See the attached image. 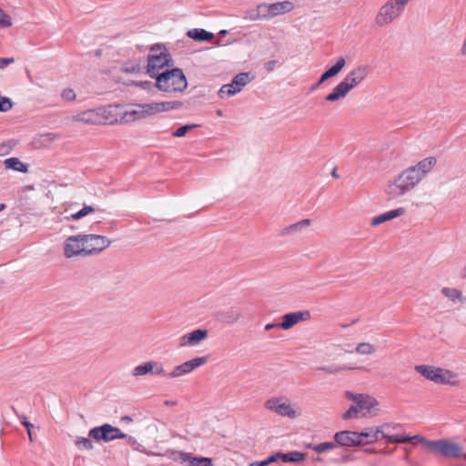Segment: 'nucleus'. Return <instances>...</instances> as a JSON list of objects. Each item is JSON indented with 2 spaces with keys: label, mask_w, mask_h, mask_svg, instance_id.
<instances>
[{
  "label": "nucleus",
  "mask_w": 466,
  "mask_h": 466,
  "mask_svg": "<svg viewBox=\"0 0 466 466\" xmlns=\"http://www.w3.org/2000/svg\"><path fill=\"white\" fill-rule=\"evenodd\" d=\"M274 328H278V324H275V323H268L265 326V329L266 330H270Z\"/></svg>",
  "instance_id": "nucleus-59"
},
{
  "label": "nucleus",
  "mask_w": 466,
  "mask_h": 466,
  "mask_svg": "<svg viewBox=\"0 0 466 466\" xmlns=\"http://www.w3.org/2000/svg\"><path fill=\"white\" fill-rule=\"evenodd\" d=\"M358 408L355 405H351L347 411H345L342 415L343 420H350L351 418H357L358 416Z\"/></svg>",
  "instance_id": "nucleus-46"
},
{
  "label": "nucleus",
  "mask_w": 466,
  "mask_h": 466,
  "mask_svg": "<svg viewBox=\"0 0 466 466\" xmlns=\"http://www.w3.org/2000/svg\"><path fill=\"white\" fill-rule=\"evenodd\" d=\"M355 350L360 355H370L375 352L376 348L369 342H361L357 345Z\"/></svg>",
  "instance_id": "nucleus-36"
},
{
  "label": "nucleus",
  "mask_w": 466,
  "mask_h": 466,
  "mask_svg": "<svg viewBox=\"0 0 466 466\" xmlns=\"http://www.w3.org/2000/svg\"><path fill=\"white\" fill-rule=\"evenodd\" d=\"M173 62L167 49L161 44L153 45L147 56V71L151 77H157L158 71Z\"/></svg>",
  "instance_id": "nucleus-3"
},
{
  "label": "nucleus",
  "mask_w": 466,
  "mask_h": 466,
  "mask_svg": "<svg viewBox=\"0 0 466 466\" xmlns=\"http://www.w3.org/2000/svg\"><path fill=\"white\" fill-rule=\"evenodd\" d=\"M436 162L435 157H427L419 162L416 166L410 167V168H414L417 171L420 180H421Z\"/></svg>",
  "instance_id": "nucleus-27"
},
{
  "label": "nucleus",
  "mask_w": 466,
  "mask_h": 466,
  "mask_svg": "<svg viewBox=\"0 0 466 466\" xmlns=\"http://www.w3.org/2000/svg\"><path fill=\"white\" fill-rule=\"evenodd\" d=\"M187 35L198 42L211 41L214 38V34L203 28H194L188 30Z\"/></svg>",
  "instance_id": "nucleus-29"
},
{
  "label": "nucleus",
  "mask_w": 466,
  "mask_h": 466,
  "mask_svg": "<svg viewBox=\"0 0 466 466\" xmlns=\"http://www.w3.org/2000/svg\"><path fill=\"white\" fill-rule=\"evenodd\" d=\"M126 439L127 440V443L129 445H131L135 449H137V447L139 446V443L134 437L127 435V437Z\"/></svg>",
  "instance_id": "nucleus-56"
},
{
  "label": "nucleus",
  "mask_w": 466,
  "mask_h": 466,
  "mask_svg": "<svg viewBox=\"0 0 466 466\" xmlns=\"http://www.w3.org/2000/svg\"><path fill=\"white\" fill-rule=\"evenodd\" d=\"M390 426V424L384 423L379 427L365 428L360 432H357L360 445L370 444L377 441L380 439V432H382L383 430H387Z\"/></svg>",
  "instance_id": "nucleus-15"
},
{
  "label": "nucleus",
  "mask_w": 466,
  "mask_h": 466,
  "mask_svg": "<svg viewBox=\"0 0 466 466\" xmlns=\"http://www.w3.org/2000/svg\"><path fill=\"white\" fill-rule=\"evenodd\" d=\"M156 366V361H147L135 367L131 372L132 376L138 377L151 373Z\"/></svg>",
  "instance_id": "nucleus-32"
},
{
  "label": "nucleus",
  "mask_w": 466,
  "mask_h": 466,
  "mask_svg": "<svg viewBox=\"0 0 466 466\" xmlns=\"http://www.w3.org/2000/svg\"><path fill=\"white\" fill-rule=\"evenodd\" d=\"M257 8L258 10L260 19L268 20L271 18L269 4H260L257 6Z\"/></svg>",
  "instance_id": "nucleus-43"
},
{
  "label": "nucleus",
  "mask_w": 466,
  "mask_h": 466,
  "mask_svg": "<svg viewBox=\"0 0 466 466\" xmlns=\"http://www.w3.org/2000/svg\"><path fill=\"white\" fill-rule=\"evenodd\" d=\"M84 237L85 234H79L68 237L66 239L64 246V255L66 258H71L76 256L87 257Z\"/></svg>",
  "instance_id": "nucleus-8"
},
{
  "label": "nucleus",
  "mask_w": 466,
  "mask_h": 466,
  "mask_svg": "<svg viewBox=\"0 0 466 466\" xmlns=\"http://www.w3.org/2000/svg\"><path fill=\"white\" fill-rule=\"evenodd\" d=\"M164 404L167 406H175L177 404L176 400H165Z\"/></svg>",
  "instance_id": "nucleus-60"
},
{
  "label": "nucleus",
  "mask_w": 466,
  "mask_h": 466,
  "mask_svg": "<svg viewBox=\"0 0 466 466\" xmlns=\"http://www.w3.org/2000/svg\"><path fill=\"white\" fill-rule=\"evenodd\" d=\"M386 430L380 432V439H384L387 443H393L394 435H389L385 433Z\"/></svg>",
  "instance_id": "nucleus-54"
},
{
  "label": "nucleus",
  "mask_w": 466,
  "mask_h": 466,
  "mask_svg": "<svg viewBox=\"0 0 466 466\" xmlns=\"http://www.w3.org/2000/svg\"><path fill=\"white\" fill-rule=\"evenodd\" d=\"M406 2L403 0H389L379 11L376 16V24L383 26L393 21L403 11Z\"/></svg>",
  "instance_id": "nucleus-6"
},
{
  "label": "nucleus",
  "mask_w": 466,
  "mask_h": 466,
  "mask_svg": "<svg viewBox=\"0 0 466 466\" xmlns=\"http://www.w3.org/2000/svg\"><path fill=\"white\" fill-rule=\"evenodd\" d=\"M227 34H228V31H227V30H225V29H222V30H220V31L218 32V35H219V36H224V35H226Z\"/></svg>",
  "instance_id": "nucleus-63"
},
{
  "label": "nucleus",
  "mask_w": 466,
  "mask_h": 466,
  "mask_svg": "<svg viewBox=\"0 0 466 466\" xmlns=\"http://www.w3.org/2000/svg\"><path fill=\"white\" fill-rule=\"evenodd\" d=\"M271 18L279 15L290 12L294 8L293 3L289 1L269 4Z\"/></svg>",
  "instance_id": "nucleus-28"
},
{
  "label": "nucleus",
  "mask_w": 466,
  "mask_h": 466,
  "mask_svg": "<svg viewBox=\"0 0 466 466\" xmlns=\"http://www.w3.org/2000/svg\"><path fill=\"white\" fill-rule=\"evenodd\" d=\"M95 211H96V208L94 207L85 205L83 207V208H81L79 211L71 214L69 217H66V218L67 220H69V219L78 220Z\"/></svg>",
  "instance_id": "nucleus-35"
},
{
  "label": "nucleus",
  "mask_w": 466,
  "mask_h": 466,
  "mask_svg": "<svg viewBox=\"0 0 466 466\" xmlns=\"http://www.w3.org/2000/svg\"><path fill=\"white\" fill-rule=\"evenodd\" d=\"M310 319V312L309 310L289 312L284 314L281 317L282 321L278 323V328H280L284 330L291 329L293 326L298 324L300 321H306Z\"/></svg>",
  "instance_id": "nucleus-13"
},
{
  "label": "nucleus",
  "mask_w": 466,
  "mask_h": 466,
  "mask_svg": "<svg viewBox=\"0 0 466 466\" xmlns=\"http://www.w3.org/2000/svg\"><path fill=\"white\" fill-rule=\"evenodd\" d=\"M277 63L278 62L276 60H269L267 63H265L264 67L268 72L273 71Z\"/></svg>",
  "instance_id": "nucleus-55"
},
{
  "label": "nucleus",
  "mask_w": 466,
  "mask_h": 466,
  "mask_svg": "<svg viewBox=\"0 0 466 466\" xmlns=\"http://www.w3.org/2000/svg\"><path fill=\"white\" fill-rule=\"evenodd\" d=\"M177 459L181 462H187L188 466H213L212 460L206 457H194L185 451L177 452Z\"/></svg>",
  "instance_id": "nucleus-23"
},
{
  "label": "nucleus",
  "mask_w": 466,
  "mask_h": 466,
  "mask_svg": "<svg viewBox=\"0 0 466 466\" xmlns=\"http://www.w3.org/2000/svg\"><path fill=\"white\" fill-rule=\"evenodd\" d=\"M311 225V220L309 218L302 219L297 223L284 227L279 231V236L286 237L290 235H297L301 233L305 228Z\"/></svg>",
  "instance_id": "nucleus-24"
},
{
  "label": "nucleus",
  "mask_w": 466,
  "mask_h": 466,
  "mask_svg": "<svg viewBox=\"0 0 466 466\" xmlns=\"http://www.w3.org/2000/svg\"><path fill=\"white\" fill-rule=\"evenodd\" d=\"M181 101H165V102H155L150 104H144L139 106L142 108H147L149 115L154 113L166 112L169 110H177L182 106Z\"/></svg>",
  "instance_id": "nucleus-17"
},
{
  "label": "nucleus",
  "mask_w": 466,
  "mask_h": 466,
  "mask_svg": "<svg viewBox=\"0 0 466 466\" xmlns=\"http://www.w3.org/2000/svg\"><path fill=\"white\" fill-rule=\"evenodd\" d=\"M346 60L343 56H340L337 59L336 63L328 68L319 77V79L311 86L310 91H314L319 88L325 81L328 79L336 76L345 66Z\"/></svg>",
  "instance_id": "nucleus-16"
},
{
  "label": "nucleus",
  "mask_w": 466,
  "mask_h": 466,
  "mask_svg": "<svg viewBox=\"0 0 466 466\" xmlns=\"http://www.w3.org/2000/svg\"><path fill=\"white\" fill-rule=\"evenodd\" d=\"M62 97L66 101H73L76 98V93L71 88H66L62 92Z\"/></svg>",
  "instance_id": "nucleus-48"
},
{
  "label": "nucleus",
  "mask_w": 466,
  "mask_h": 466,
  "mask_svg": "<svg viewBox=\"0 0 466 466\" xmlns=\"http://www.w3.org/2000/svg\"><path fill=\"white\" fill-rule=\"evenodd\" d=\"M441 292L445 297L451 300H455L456 299H460L461 300V292L456 289L443 288Z\"/></svg>",
  "instance_id": "nucleus-41"
},
{
  "label": "nucleus",
  "mask_w": 466,
  "mask_h": 466,
  "mask_svg": "<svg viewBox=\"0 0 466 466\" xmlns=\"http://www.w3.org/2000/svg\"><path fill=\"white\" fill-rule=\"evenodd\" d=\"M353 460H354V457L352 456V454L349 453V454L342 455L339 459H334L333 462H335V463H346V462H349V461H352Z\"/></svg>",
  "instance_id": "nucleus-50"
},
{
  "label": "nucleus",
  "mask_w": 466,
  "mask_h": 466,
  "mask_svg": "<svg viewBox=\"0 0 466 466\" xmlns=\"http://www.w3.org/2000/svg\"><path fill=\"white\" fill-rule=\"evenodd\" d=\"M369 75V66L360 65L348 73L345 78L341 81L350 90V92L362 83Z\"/></svg>",
  "instance_id": "nucleus-12"
},
{
  "label": "nucleus",
  "mask_w": 466,
  "mask_h": 466,
  "mask_svg": "<svg viewBox=\"0 0 466 466\" xmlns=\"http://www.w3.org/2000/svg\"><path fill=\"white\" fill-rule=\"evenodd\" d=\"M408 442V435H394L393 443Z\"/></svg>",
  "instance_id": "nucleus-53"
},
{
  "label": "nucleus",
  "mask_w": 466,
  "mask_h": 466,
  "mask_svg": "<svg viewBox=\"0 0 466 466\" xmlns=\"http://www.w3.org/2000/svg\"><path fill=\"white\" fill-rule=\"evenodd\" d=\"M241 317L242 314L240 309L233 307L218 310L216 313L217 319L228 325H233L237 323L241 319Z\"/></svg>",
  "instance_id": "nucleus-22"
},
{
  "label": "nucleus",
  "mask_w": 466,
  "mask_h": 466,
  "mask_svg": "<svg viewBox=\"0 0 466 466\" xmlns=\"http://www.w3.org/2000/svg\"><path fill=\"white\" fill-rule=\"evenodd\" d=\"M15 59L13 57H0V69L5 68L7 66L13 64Z\"/></svg>",
  "instance_id": "nucleus-51"
},
{
  "label": "nucleus",
  "mask_w": 466,
  "mask_h": 466,
  "mask_svg": "<svg viewBox=\"0 0 466 466\" xmlns=\"http://www.w3.org/2000/svg\"><path fill=\"white\" fill-rule=\"evenodd\" d=\"M121 420L125 421V422H131L132 419L129 416H124V417L121 418Z\"/></svg>",
  "instance_id": "nucleus-61"
},
{
  "label": "nucleus",
  "mask_w": 466,
  "mask_h": 466,
  "mask_svg": "<svg viewBox=\"0 0 466 466\" xmlns=\"http://www.w3.org/2000/svg\"><path fill=\"white\" fill-rule=\"evenodd\" d=\"M346 369L353 370L354 368H347L346 366L339 367V366H336V365L321 366V367L317 368L318 370L328 373V374H337Z\"/></svg>",
  "instance_id": "nucleus-39"
},
{
  "label": "nucleus",
  "mask_w": 466,
  "mask_h": 466,
  "mask_svg": "<svg viewBox=\"0 0 466 466\" xmlns=\"http://www.w3.org/2000/svg\"><path fill=\"white\" fill-rule=\"evenodd\" d=\"M405 213V208H399L393 210H390L388 212H385L383 214H380L379 216H376L372 218L370 221L371 226H379L386 221L391 220L395 218H398L400 216H402Z\"/></svg>",
  "instance_id": "nucleus-25"
},
{
  "label": "nucleus",
  "mask_w": 466,
  "mask_h": 466,
  "mask_svg": "<svg viewBox=\"0 0 466 466\" xmlns=\"http://www.w3.org/2000/svg\"><path fill=\"white\" fill-rule=\"evenodd\" d=\"M282 461V452H276L270 456H268L266 460L261 461L262 464L264 466H268L273 462H276L278 461Z\"/></svg>",
  "instance_id": "nucleus-45"
},
{
  "label": "nucleus",
  "mask_w": 466,
  "mask_h": 466,
  "mask_svg": "<svg viewBox=\"0 0 466 466\" xmlns=\"http://www.w3.org/2000/svg\"><path fill=\"white\" fill-rule=\"evenodd\" d=\"M13 25L12 18L2 8H0V28L5 29L11 27Z\"/></svg>",
  "instance_id": "nucleus-42"
},
{
  "label": "nucleus",
  "mask_w": 466,
  "mask_h": 466,
  "mask_svg": "<svg viewBox=\"0 0 466 466\" xmlns=\"http://www.w3.org/2000/svg\"><path fill=\"white\" fill-rule=\"evenodd\" d=\"M139 86H142L145 89H148V88L151 87L152 83L149 82V81L140 82Z\"/></svg>",
  "instance_id": "nucleus-58"
},
{
  "label": "nucleus",
  "mask_w": 466,
  "mask_h": 466,
  "mask_svg": "<svg viewBox=\"0 0 466 466\" xmlns=\"http://www.w3.org/2000/svg\"><path fill=\"white\" fill-rule=\"evenodd\" d=\"M408 442L412 444L420 443L430 452V446L428 443L433 442V441H429L423 436L417 434L414 436H408Z\"/></svg>",
  "instance_id": "nucleus-38"
},
{
  "label": "nucleus",
  "mask_w": 466,
  "mask_h": 466,
  "mask_svg": "<svg viewBox=\"0 0 466 466\" xmlns=\"http://www.w3.org/2000/svg\"><path fill=\"white\" fill-rule=\"evenodd\" d=\"M88 437L96 441L109 442L115 440L127 438V434L122 432L119 428L105 423L101 426L92 428L88 431Z\"/></svg>",
  "instance_id": "nucleus-7"
},
{
  "label": "nucleus",
  "mask_w": 466,
  "mask_h": 466,
  "mask_svg": "<svg viewBox=\"0 0 466 466\" xmlns=\"http://www.w3.org/2000/svg\"><path fill=\"white\" fill-rule=\"evenodd\" d=\"M19 419H20L22 424L26 428V431H27L29 440L32 441L33 437H32L31 428L33 427V425L27 420V419L25 415L19 416Z\"/></svg>",
  "instance_id": "nucleus-47"
},
{
  "label": "nucleus",
  "mask_w": 466,
  "mask_h": 466,
  "mask_svg": "<svg viewBox=\"0 0 466 466\" xmlns=\"http://www.w3.org/2000/svg\"><path fill=\"white\" fill-rule=\"evenodd\" d=\"M250 466H264L261 461H254Z\"/></svg>",
  "instance_id": "nucleus-64"
},
{
  "label": "nucleus",
  "mask_w": 466,
  "mask_h": 466,
  "mask_svg": "<svg viewBox=\"0 0 466 466\" xmlns=\"http://www.w3.org/2000/svg\"><path fill=\"white\" fill-rule=\"evenodd\" d=\"M420 181L418 173L414 168L409 167L405 169L398 176V177L395 178L393 182L387 186L385 193L388 196V199H395L405 195Z\"/></svg>",
  "instance_id": "nucleus-2"
},
{
  "label": "nucleus",
  "mask_w": 466,
  "mask_h": 466,
  "mask_svg": "<svg viewBox=\"0 0 466 466\" xmlns=\"http://www.w3.org/2000/svg\"><path fill=\"white\" fill-rule=\"evenodd\" d=\"M198 127L199 125L198 124H187L181 126L173 133V136L177 137H185L189 131Z\"/></svg>",
  "instance_id": "nucleus-40"
},
{
  "label": "nucleus",
  "mask_w": 466,
  "mask_h": 466,
  "mask_svg": "<svg viewBox=\"0 0 466 466\" xmlns=\"http://www.w3.org/2000/svg\"><path fill=\"white\" fill-rule=\"evenodd\" d=\"M101 108L85 110L77 115L73 116L74 121L82 122L89 125H99L103 122Z\"/></svg>",
  "instance_id": "nucleus-18"
},
{
  "label": "nucleus",
  "mask_w": 466,
  "mask_h": 466,
  "mask_svg": "<svg viewBox=\"0 0 466 466\" xmlns=\"http://www.w3.org/2000/svg\"><path fill=\"white\" fill-rule=\"evenodd\" d=\"M156 78V86L163 92H183L187 87V77L181 68L167 69L158 74Z\"/></svg>",
  "instance_id": "nucleus-1"
},
{
  "label": "nucleus",
  "mask_w": 466,
  "mask_h": 466,
  "mask_svg": "<svg viewBox=\"0 0 466 466\" xmlns=\"http://www.w3.org/2000/svg\"><path fill=\"white\" fill-rule=\"evenodd\" d=\"M345 396L348 400L356 403L355 406L358 408V410H366L368 412H370L379 404L374 398L365 394H355L351 391H346Z\"/></svg>",
  "instance_id": "nucleus-14"
},
{
  "label": "nucleus",
  "mask_w": 466,
  "mask_h": 466,
  "mask_svg": "<svg viewBox=\"0 0 466 466\" xmlns=\"http://www.w3.org/2000/svg\"><path fill=\"white\" fill-rule=\"evenodd\" d=\"M207 361H208L207 356L192 359V360H187L178 366H176L175 369L171 372L167 373L166 377L168 379H172V378H177V377L187 375V374L190 373L192 370H194L195 369L207 363Z\"/></svg>",
  "instance_id": "nucleus-11"
},
{
  "label": "nucleus",
  "mask_w": 466,
  "mask_h": 466,
  "mask_svg": "<svg viewBox=\"0 0 466 466\" xmlns=\"http://www.w3.org/2000/svg\"><path fill=\"white\" fill-rule=\"evenodd\" d=\"M84 238L87 256L96 255L111 244L106 237L101 235L87 234Z\"/></svg>",
  "instance_id": "nucleus-10"
},
{
  "label": "nucleus",
  "mask_w": 466,
  "mask_h": 466,
  "mask_svg": "<svg viewBox=\"0 0 466 466\" xmlns=\"http://www.w3.org/2000/svg\"><path fill=\"white\" fill-rule=\"evenodd\" d=\"M251 81L249 73H239L235 76L229 84L223 85L219 91L218 96L224 98L225 96H231L240 92L241 89Z\"/></svg>",
  "instance_id": "nucleus-9"
},
{
  "label": "nucleus",
  "mask_w": 466,
  "mask_h": 466,
  "mask_svg": "<svg viewBox=\"0 0 466 466\" xmlns=\"http://www.w3.org/2000/svg\"><path fill=\"white\" fill-rule=\"evenodd\" d=\"M349 93L350 90L348 87L342 82H339L332 91L325 96V101L331 103L336 102L344 98Z\"/></svg>",
  "instance_id": "nucleus-26"
},
{
  "label": "nucleus",
  "mask_w": 466,
  "mask_h": 466,
  "mask_svg": "<svg viewBox=\"0 0 466 466\" xmlns=\"http://www.w3.org/2000/svg\"><path fill=\"white\" fill-rule=\"evenodd\" d=\"M151 374L153 375H167L165 373V370L161 364L156 361V366H154L153 371H151Z\"/></svg>",
  "instance_id": "nucleus-52"
},
{
  "label": "nucleus",
  "mask_w": 466,
  "mask_h": 466,
  "mask_svg": "<svg viewBox=\"0 0 466 466\" xmlns=\"http://www.w3.org/2000/svg\"><path fill=\"white\" fill-rule=\"evenodd\" d=\"M430 452L448 459H458L465 457L461 445L452 442L449 439H440L428 443Z\"/></svg>",
  "instance_id": "nucleus-5"
},
{
  "label": "nucleus",
  "mask_w": 466,
  "mask_h": 466,
  "mask_svg": "<svg viewBox=\"0 0 466 466\" xmlns=\"http://www.w3.org/2000/svg\"><path fill=\"white\" fill-rule=\"evenodd\" d=\"M247 18H248L251 21L260 20V16H259L258 8L248 10L247 12Z\"/></svg>",
  "instance_id": "nucleus-49"
},
{
  "label": "nucleus",
  "mask_w": 466,
  "mask_h": 466,
  "mask_svg": "<svg viewBox=\"0 0 466 466\" xmlns=\"http://www.w3.org/2000/svg\"><path fill=\"white\" fill-rule=\"evenodd\" d=\"M390 426L387 430H389L390 428L396 430V429H399L401 427L400 424H392V423H390Z\"/></svg>",
  "instance_id": "nucleus-62"
},
{
  "label": "nucleus",
  "mask_w": 466,
  "mask_h": 466,
  "mask_svg": "<svg viewBox=\"0 0 466 466\" xmlns=\"http://www.w3.org/2000/svg\"><path fill=\"white\" fill-rule=\"evenodd\" d=\"M4 165L7 169H13L21 173H26L28 171V166L20 161L17 157H9L4 161Z\"/></svg>",
  "instance_id": "nucleus-31"
},
{
  "label": "nucleus",
  "mask_w": 466,
  "mask_h": 466,
  "mask_svg": "<svg viewBox=\"0 0 466 466\" xmlns=\"http://www.w3.org/2000/svg\"><path fill=\"white\" fill-rule=\"evenodd\" d=\"M13 107L12 100L7 96L0 95V112H7Z\"/></svg>",
  "instance_id": "nucleus-44"
},
{
  "label": "nucleus",
  "mask_w": 466,
  "mask_h": 466,
  "mask_svg": "<svg viewBox=\"0 0 466 466\" xmlns=\"http://www.w3.org/2000/svg\"><path fill=\"white\" fill-rule=\"evenodd\" d=\"M266 408L281 416H287L289 418H295L297 416V411L292 410L289 403H279L277 399L268 400L266 402Z\"/></svg>",
  "instance_id": "nucleus-21"
},
{
  "label": "nucleus",
  "mask_w": 466,
  "mask_h": 466,
  "mask_svg": "<svg viewBox=\"0 0 466 466\" xmlns=\"http://www.w3.org/2000/svg\"><path fill=\"white\" fill-rule=\"evenodd\" d=\"M139 106L140 105H137L138 109L126 110L123 114L122 120L128 123L144 118L146 116L149 115L147 108H142Z\"/></svg>",
  "instance_id": "nucleus-30"
},
{
  "label": "nucleus",
  "mask_w": 466,
  "mask_h": 466,
  "mask_svg": "<svg viewBox=\"0 0 466 466\" xmlns=\"http://www.w3.org/2000/svg\"><path fill=\"white\" fill-rule=\"evenodd\" d=\"M138 70H139V67L137 66H125L123 68V71L127 72V73H136Z\"/></svg>",
  "instance_id": "nucleus-57"
},
{
  "label": "nucleus",
  "mask_w": 466,
  "mask_h": 466,
  "mask_svg": "<svg viewBox=\"0 0 466 466\" xmlns=\"http://www.w3.org/2000/svg\"><path fill=\"white\" fill-rule=\"evenodd\" d=\"M308 449L313 450L318 453H322L328 450H333L337 447L336 441H326L319 444L309 443L306 445Z\"/></svg>",
  "instance_id": "nucleus-34"
},
{
  "label": "nucleus",
  "mask_w": 466,
  "mask_h": 466,
  "mask_svg": "<svg viewBox=\"0 0 466 466\" xmlns=\"http://www.w3.org/2000/svg\"><path fill=\"white\" fill-rule=\"evenodd\" d=\"M334 440L336 441L337 446L338 445L347 446V447L360 446V441L359 440L357 431H341L336 432L334 435Z\"/></svg>",
  "instance_id": "nucleus-19"
},
{
  "label": "nucleus",
  "mask_w": 466,
  "mask_h": 466,
  "mask_svg": "<svg viewBox=\"0 0 466 466\" xmlns=\"http://www.w3.org/2000/svg\"><path fill=\"white\" fill-rule=\"evenodd\" d=\"M415 370L421 376L439 384H454L457 375L449 370L429 365H417Z\"/></svg>",
  "instance_id": "nucleus-4"
},
{
  "label": "nucleus",
  "mask_w": 466,
  "mask_h": 466,
  "mask_svg": "<svg viewBox=\"0 0 466 466\" xmlns=\"http://www.w3.org/2000/svg\"><path fill=\"white\" fill-rule=\"evenodd\" d=\"M208 337V330L198 329L183 335L179 339L181 347L196 346Z\"/></svg>",
  "instance_id": "nucleus-20"
},
{
  "label": "nucleus",
  "mask_w": 466,
  "mask_h": 466,
  "mask_svg": "<svg viewBox=\"0 0 466 466\" xmlns=\"http://www.w3.org/2000/svg\"><path fill=\"white\" fill-rule=\"evenodd\" d=\"M306 459V453L294 451L287 453L282 452V461L283 462H293L299 463L303 461Z\"/></svg>",
  "instance_id": "nucleus-33"
},
{
  "label": "nucleus",
  "mask_w": 466,
  "mask_h": 466,
  "mask_svg": "<svg viewBox=\"0 0 466 466\" xmlns=\"http://www.w3.org/2000/svg\"><path fill=\"white\" fill-rule=\"evenodd\" d=\"M90 439L91 438H89V437H87V438L77 437L75 441V444L80 450H86V451L93 450L94 445Z\"/></svg>",
  "instance_id": "nucleus-37"
}]
</instances>
